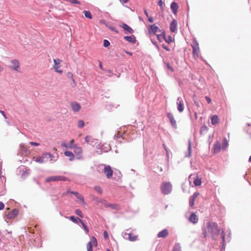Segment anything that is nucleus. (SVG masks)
<instances>
[{
	"instance_id": "f257e3e1",
	"label": "nucleus",
	"mask_w": 251,
	"mask_h": 251,
	"mask_svg": "<svg viewBox=\"0 0 251 251\" xmlns=\"http://www.w3.org/2000/svg\"><path fill=\"white\" fill-rule=\"evenodd\" d=\"M220 230L218 228V225L216 223L208 222L206 223V227L202 228V237L206 238L210 233L212 239L216 240V236L220 233Z\"/></svg>"
},
{
	"instance_id": "ddd939ff",
	"label": "nucleus",
	"mask_w": 251,
	"mask_h": 251,
	"mask_svg": "<svg viewBox=\"0 0 251 251\" xmlns=\"http://www.w3.org/2000/svg\"><path fill=\"white\" fill-rule=\"evenodd\" d=\"M85 141L87 144H90L93 146L99 143L98 140L97 139L93 138L90 136H87L85 138Z\"/></svg>"
},
{
	"instance_id": "e2e57ef3",
	"label": "nucleus",
	"mask_w": 251,
	"mask_h": 251,
	"mask_svg": "<svg viewBox=\"0 0 251 251\" xmlns=\"http://www.w3.org/2000/svg\"><path fill=\"white\" fill-rule=\"evenodd\" d=\"M119 0L123 4L126 3L128 1V0Z\"/></svg>"
},
{
	"instance_id": "4be33fe9",
	"label": "nucleus",
	"mask_w": 251,
	"mask_h": 251,
	"mask_svg": "<svg viewBox=\"0 0 251 251\" xmlns=\"http://www.w3.org/2000/svg\"><path fill=\"white\" fill-rule=\"evenodd\" d=\"M64 154L66 156L69 157V159L71 161L74 160L75 159V154L73 152L71 151H64Z\"/></svg>"
},
{
	"instance_id": "3c124183",
	"label": "nucleus",
	"mask_w": 251,
	"mask_h": 251,
	"mask_svg": "<svg viewBox=\"0 0 251 251\" xmlns=\"http://www.w3.org/2000/svg\"><path fill=\"white\" fill-rule=\"evenodd\" d=\"M29 144L31 145L36 146H38L40 145L39 143H36V142H29Z\"/></svg>"
},
{
	"instance_id": "4d7b16f0",
	"label": "nucleus",
	"mask_w": 251,
	"mask_h": 251,
	"mask_svg": "<svg viewBox=\"0 0 251 251\" xmlns=\"http://www.w3.org/2000/svg\"><path fill=\"white\" fill-rule=\"evenodd\" d=\"M163 4V2L162 0H158V5H159L160 6L162 7Z\"/></svg>"
},
{
	"instance_id": "5701e85b",
	"label": "nucleus",
	"mask_w": 251,
	"mask_h": 251,
	"mask_svg": "<svg viewBox=\"0 0 251 251\" xmlns=\"http://www.w3.org/2000/svg\"><path fill=\"white\" fill-rule=\"evenodd\" d=\"M221 144L219 141H217L213 146V152L214 153L219 152L221 150Z\"/></svg>"
},
{
	"instance_id": "aec40b11",
	"label": "nucleus",
	"mask_w": 251,
	"mask_h": 251,
	"mask_svg": "<svg viewBox=\"0 0 251 251\" xmlns=\"http://www.w3.org/2000/svg\"><path fill=\"white\" fill-rule=\"evenodd\" d=\"M18 210L17 209H13L10 213L7 214V219H13L18 214Z\"/></svg>"
},
{
	"instance_id": "9d476101",
	"label": "nucleus",
	"mask_w": 251,
	"mask_h": 251,
	"mask_svg": "<svg viewBox=\"0 0 251 251\" xmlns=\"http://www.w3.org/2000/svg\"><path fill=\"white\" fill-rule=\"evenodd\" d=\"M91 241L87 245V251H93V245L95 247L98 246V242L95 237L92 236Z\"/></svg>"
},
{
	"instance_id": "473e14b6",
	"label": "nucleus",
	"mask_w": 251,
	"mask_h": 251,
	"mask_svg": "<svg viewBox=\"0 0 251 251\" xmlns=\"http://www.w3.org/2000/svg\"><path fill=\"white\" fill-rule=\"evenodd\" d=\"M83 13L86 18L89 19H92V16L91 13L89 11L85 10L83 11Z\"/></svg>"
},
{
	"instance_id": "58836bf2",
	"label": "nucleus",
	"mask_w": 251,
	"mask_h": 251,
	"mask_svg": "<svg viewBox=\"0 0 251 251\" xmlns=\"http://www.w3.org/2000/svg\"><path fill=\"white\" fill-rule=\"evenodd\" d=\"M108 207H110L113 209H118L119 208V206L117 204L109 203Z\"/></svg>"
},
{
	"instance_id": "37998d69",
	"label": "nucleus",
	"mask_w": 251,
	"mask_h": 251,
	"mask_svg": "<svg viewBox=\"0 0 251 251\" xmlns=\"http://www.w3.org/2000/svg\"><path fill=\"white\" fill-rule=\"evenodd\" d=\"M195 199L194 198L190 197L189 198V206L192 207L194 204Z\"/></svg>"
},
{
	"instance_id": "6ab92c4d",
	"label": "nucleus",
	"mask_w": 251,
	"mask_h": 251,
	"mask_svg": "<svg viewBox=\"0 0 251 251\" xmlns=\"http://www.w3.org/2000/svg\"><path fill=\"white\" fill-rule=\"evenodd\" d=\"M72 110L74 112H78L81 109V106L76 102H73L71 103Z\"/></svg>"
},
{
	"instance_id": "20e7f679",
	"label": "nucleus",
	"mask_w": 251,
	"mask_h": 251,
	"mask_svg": "<svg viewBox=\"0 0 251 251\" xmlns=\"http://www.w3.org/2000/svg\"><path fill=\"white\" fill-rule=\"evenodd\" d=\"M156 32L157 26H156L154 24L151 25L150 28H149V33L152 43L155 45L156 44L155 40Z\"/></svg>"
},
{
	"instance_id": "2eb2a0df",
	"label": "nucleus",
	"mask_w": 251,
	"mask_h": 251,
	"mask_svg": "<svg viewBox=\"0 0 251 251\" xmlns=\"http://www.w3.org/2000/svg\"><path fill=\"white\" fill-rule=\"evenodd\" d=\"M20 67L19 61L16 59H14L11 61L9 68L15 71H18Z\"/></svg>"
},
{
	"instance_id": "49530a36",
	"label": "nucleus",
	"mask_w": 251,
	"mask_h": 251,
	"mask_svg": "<svg viewBox=\"0 0 251 251\" xmlns=\"http://www.w3.org/2000/svg\"><path fill=\"white\" fill-rule=\"evenodd\" d=\"M110 46V42L107 40H104L103 41V46L107 48Z\"/></svg>"
},
{
	"instance_id": "6e6552de",
	"label": "nucleus",
	"mask_w": 251,
	"mask_h": 251,
	"mask_svg": "<svg viewBox=\"0 0 251 251\" xmlns=\"http://www.w3.org/2000/svg\"><path fill=\"white\" fill-rule=\"evenodd\" d=\"M53 62L54 65L53 66V68L55 72L60 74H62L63 70L61 69V65H60L62 62V60L58 58L54 59Z\"/></svg>"
},
{
	"instance_id": "39448f33",
	"label": "nucleus",
	"mask_w": 251,
	"mask_h": 251,
	"mask_svg": "<svg viewBox=\"0 0 251 251\" xmlns=\"http://www.w3.org/2000/svg\"><path fill=\"white\" fill-rule=\"evenodd\" d=\"M53 157V155L50 153H44L42 156H38L36 157H34L35 158V161L37 162H38L39 163H43L47 161V159H45L46 158H50V161H52Z\"/></svg>"
},
{
	"instance_id": "bb28decb",
	"label": "nucleus",
	"mask_w": 251,
	"mask_h": 251,
	"mask_svg": "<svg viewBox=\"0 0 251 251\" xmlns=\"http://www.w3.org/2000/svg\"><path fill=\"white\" fill-rule=\"evenodd\" d=\"M124 39L131 43H135L136 42V39L134 35L126 36L124 37Z\"/></svg>"
},
{
	"instance_id": "09e8293b",
	"label": "nucleus",
	"mask_w": 251,
	"mask_h": 251,
	"mask_svg": "<svg viewBox=\"0 0 251 251\" xmlns=\"http://www.w3.org/2000/svg\"><path fill=\"white\" fill-rule=\"evenodd\" d=\"M68 76L69 77H70L72 79V80H73V81L74 82V84L75 85V80H74V79L73 78V74L72 73H71V72H69V73H68Z\"/></svg>"
},
{
	"instance_id": "4c0bfd02",
	"label": "nucleus",
	"mask_w": 251,
	"mask_h": 251,
	"mask_svg": "<svg viewBox=\"0 0 251 251\" xmlns=\"http://www.w3.org/2000/svg\"><path fill=\"white\" fill-rule=\"evenodd\" d=\"M208 127L205 125L202 126L200 130V134H202L203 132H207L208 131Z\"/></svg>"
},
{
	"instance_id": "0eeeda50",
	"label": "nucleus",
	"mask_w": 251,
	"mask_h": 251,
	"mask_svg": "<svg viewBox=\"0 0 251 251\" xmlns=\"http://www.w3.org/2000/svg\"><path fill=\"white\" fill-rule=\"evenodd\" d=\"M162 39H163L168 44L172 43L174 41V38L172 36L170 35L166 36L165 32H162L160 35L158 34V41L161 42Z\"/></svg>"
},
{
	"instance_id": "f03ea898",
	"label": "nucleus",
	"mask_w": 251,
	"mask_h": 251,
	"mask_svg": "<svg viewBox=\"0 0 251 251\" xmlns=\"http://www.w3.org/2000/svg\"><path fill=\"white\" fill-rule=\"evenodd\" d=\"M160 190L164 195H168L172 190V185L170 182H165L160 185Z\"/></svg>"
},
{
	"instance_id": "9b49d317",
	"label": "nucleus",
	"mask_w": 251,
	"mask_h": 251,
	"mask_svg": "<svg viewBox=\"0 0 251 251\" xmlns=\"http://www.w3.org/2000/svg\"><path fill=\"white\" fill-rule=\"evenodd\" d=\"M103 173L107 178H110L112 176L113 174L111 167L109 165H104Z\"/></svg>"
},
{
	"instance_id": "c85d7f7f",
	"label": "nucleus",
	"mask_w": 251,
	"mask_h": 251,
	"mask_svg": "<svg viewBox=\"0 0 251 251\" xmlns=\"http://www.w3.org/2000/svg\"><path fill=\"white\" fill-rule=\"evenodd\" d=\"M221 238H222V249H223L225 247V241H225V236H226V235H225V233L223 229L222 230V231L221 233Z\"/></svg>"
},
{
	"instance_id": "8fccbe9b",
	"label": "nucleus",
	"mask_w": 251,
	"mask_h": 251,
	"mask_svg": "<svg viewBox=\"0 0 251 251\" xmlns=\"http://www.w3.org/2000/svg\"><path fill=\"white\" fill-rule=\"evenodd\" d=\"M166 67L167 68V69L171 70L172 72L174 71L173 68L171 66V65H170L169 63H167L166 64Z\"/></svg>"
},
{
	"instance_id": "a19ab883",
	"label": "nucleus",
	"mask_w": 251,
	"mask_h": 251,
	"mask_svg": "<svg viewBox=\"0 0 251 251\" xmlns=\"http://www.w3.org/2000/svg\"><path fill=\"white\" fill-rule=\"evenodd\" d=\"M77 126L79 128H82L84 126V122L82 120H79L77 122Z\"/></svg>"
},
{
	"instance_id": "b1692460",
	"label": "nucleus",
	"mask_w": 251,
	"mask_h": 251,
	"mask_svg": "<svg viewBox=\"0 0 251 251\" xmlns=\"http://www.w3.org/2000/svg\"><path fill=\"white\" fill-rule=\"evenodd\" d=\"M191 141L190 139L188 140V150L185 153V157L189 158L191 156Z\"/></svg>"
},
{
	"instance_id": "338daca9",
	"label": "nucleus",
	"mask_w": 251,
	"mask_h": 251,
	"mask_svg": "<svg viewBox=\"0 0 251 251\" xmlns=\"http://www.w3.org/2000/svg\"><path fill=\"white\" fill-rule=\"evenodd\" d=\"M194 104L197 106H199V102L197 101L196 100H194Z\"/></svg>"
},
{
	"instance_id": "13d9d810",
	"label": "nucleus",
	"mask_w": 251,
	"mask_h": 251,
	"mask_svg": "<svg viewBox=\"0 0 251 251\" xmlns=\"http://www.w3.org/2000/svg\"><path fill=\"white\" fill-rule=\"evenodd\" d=\"M61 146L66 149H69L68 147L69 145H67L66 143H64L61 144Z\"/></svg>"
},
{
	"instance_id": "7ed1b4c3",
	"label": "nucleus",
	"mask_w": 251,
	"mask_h": 251,
	"mask_svg": "<svg viewBox=\"0 0 251 251\" xmlns=\"http://www.w3.org/2000/svg\"><path fill=\"white\" fill-rule=\"evenodd\" d=\"M72 149H73L74 154L75 158L78 160L83 159L82 148L78 145H75Z\"/></svg>"
},
{
	"instance_id": "f704fd0d",
	"label": "nucleus",
	"mask_w": 251,
	"mask_h": 251,
	"mask_svg": "<svg viewBox=\"0 0 251 251\" xmlns=\"http://www.w3.org/2000/svg\"><path fill=\"white\" fill-rule=\"evenodd\" d=\"M172 251H181L180 245L179 243H176L174 246Z\"/></svg>"
},
{
	"instance_id": "c03bdc74",
	"label": "nucleus",
	"mask_w": 251,
	"mask_h": 251,
	"mask_svg": "<svg viewBox=\"0 0 251 251\" xmlns=\"http://www.w3.org/2000/svg\"><path fill=\"white\" fill-rule=\"evenodd\" d=\"M75 213L76 215H77L78 216H80V217H83L82 212L79 209H77L75 210Z\"/></svg>"
},
{
	"instance_id": "864d4df0",
	"label": "nucleus",
	"mask_w": 251,
	"mask_h": 251,
	"mask_svg": "<svg viewBox=\"0 0 251 251\" xmlns=\"http://www.w3.org/2000/svg\"><path fill=\"white\" fill-rule=\"evenodd\" d=\"M205 100L208 103H210L211 102V99L208 96L205 97Z\"/></svg>"
},
{
	"instance_id": "bf43d9fd",
	"label": "nucleus",
	"mask_w": 251,
	"mask_h": 251,
	"mask_svg": "<svg viewBox=\"0 0 251 251\" xmlns=\"http://www.w3.org/2000/svg\"><path fill=\"white\" fill-rule=\"evenodd\" d=\"M68 192H70V193L75 195V196L77 195V194H78L77 192H75V191H68Z\"/></svg>"
},
{
	"instance_id": "de8ad7c7",
	"label": "nucleus",
	"mask_w": 251,
	"mask_h": 251,
	"mask_svg": "<svg viewBox=\"0 0 251 251\" xmlns=\"http://www.w3.org/2000/svg\"><path fill=\"white\" fill-rule=\"evenodd\" d=\"M69 219L71 220L73 222L75 223H78V222H79L78 220L76 219L74 216H70L69 217Z\"/></svg>"
},
{
	"instance_id": "79ce46f5",
	"label": "nucleus",
	"mask_w": 251,
	"mask_h": 251,
	"mask_svg": "<svg viewBox=\"0 0 251 251\" xmlns=\"http://www.w3.org/2000/svg\"><path fill=\"white\" fill-rule=\"evenodd\" d=\"M76 144H75V140L74 139H72L69 143L68 147L69 149H72L74 148V146H75Z\"/></svg>"
},
{
	"instance_id": "c9c22d12",
	"label": "nucleus",
	"mask_w": 251,
	"mask_h": 251,
	"mask_svg": "<svg viewBox=\"0 0 251 251\" xmlns=\"http://www.w3.org/2000/svg\"><path fill=\"white\" fill-rule=\"evenodd\" d=\"M78 220L79 221V222L81 223V224L82 225L83 228L84 229V230L86 231V232L87 233H88L89 232V229L88 228H87V226L85 225V224L83 223V222L79 218H78Z\"/></svg>"
},
{
	"instance_id": "680f3d73",
	"label": "nucleus",
	"mask_w": 251,
	"mask_h": 251,
	"mask_svg": "<svg viewBox=\"0 0 251 251\" xmlns=\"http://www.w3.org/2000/svg\"><path fill=\"white\" fill-rule=\"evenodd\" d=\"M148 20L151 23L153 22V18L151 17H149Z\"/></svg>"
},
{
	"instance_id": "393cba45",
	"label": "nucleus",
	"mask_w": 251,
	"mask_h": 251,
	"mask_svg": "<svg viewBox=\"0 0 251 251\" xmlns=\"http://www.w3.org/2000/svg\"><path fill=\"white\" fill-rule=\"evenodd\" d=\"M20 151L23 155L27 156L30 154L29 151L23 145H20Z\"/></svg>"
},
{
	"instance_id": "69168bd1",
	"label": "nucleus",
	"mask_w": 251,
	"mask_h": 251,
	"mask_svg": "<svg viewBox=\"0 0 251 251\" xmlns=\"http://www.w3.org/2000/svg\"><path fill=\"white\" fill-rule=\"evenodd\" d=\"M0 112L1 113V114L3 116V117L5 118H6V115L4 113V112L3 111H0Z\"/></svg>"
},
{
	"instance_id": "7c9ffc66",
	"label": "nucleus",
	"mask_w": 251,
	"mask_h": 251,
	"mask_svg": "<svg viewBox=\"0 0 251 251\" xmlns=\"http://www.w3.org/2000/svg\"><path fill=\"white\" fill-rule=\"evenodd\" d=\"M128 235V239L130 241H135L137 239V236L133 233H129Z\"/></svg>"
},
{
	"instance_id": "cd10ccee",
	"label": "nucleus",
	"mask_w": 251,
	"mask_h": 251,
	"mask_svg": "<svg viewBox=\"0 0 251 251\" xmlns=\"http://www.w3.org/2000/svg\"><path fill=\"white\" fill-rule=\"evenodd\" d=\"M219 122L218 116L216 115L213 116L211 118V123L213 125H216Z\"/></svg>"
},
{
	"instance_id": "f3484780",
	"label": "nucleus",
	"mask_w": 251,
	"mask_h": 251,
	"mask_svg": "<svg viewBox=\"0 0 251 251\" xmlns=\"http://www.w3.org/2000/svg\"><path fill=\"white\" fill-rule=\"evenodd\" d=\"M189 221L193 224H197L198 222L199 219L198 216L194 212L192 213L189 218Z\"/></svg>"
},
{
	"instance_id": "dca6fc26",
	"label": "nucleus",
	"mask_w": 251,
	"mask_h": 251,
	"mask_svg": "<svg viewBox=\"0 0 251 251\" xmlns=\"http://www.w3.org/2000/svg\"><path fill=\"white\" fill-rule=\"evenodd\" d=\"M120 26L126 31V33H132L133 32V30L126 24L122 23Z\"/></svg>"
},
{
	"instance_id": "1a4fd4ad",
	"label": "nucleus",
	"mask_w": 251,
	"mask_h": 251,
	"mask_svg": "<svg viewBox=\"0 0 251 251\" xmlns=\"http://www.w3.org/2000/svg\"><path fill=\"white\" fill-rule=\"evenodd\" d=\"M194 45H192L193 48V54L194 57L196 59L198 58L200 52V49L199 47V44L197 41L195 40L193 42Z\"/></svg>"
},
{
	"instance_id": "a878e982",
	"label": "nucleus",
	"mask_w": 251,
	"mask_h": 251,
	"mask_svg": "<svg viewBox=\"0 0 251 251\" xmlns=\"http://www.w3.org/2000/svg\"><path fill=\"white\" fill-rule=\"evenodd\" d=\"M169 234L168 229H164L158 233V238H166Z\"/></svg>"
},
{
	"instance_id": "412c9836",
	"label": "nucleus",
	"mask_w": 251,
	"mask_h": 251,
	"mask_svg": "<svg viewBox=\"0 0 251 251\" xmlns=\"http://www.w3.org/2000/svg\"><path fill=\"white\" fill-rule=\"evenodd\" d=\"M171 8L173 14L176 15L178 8V4L176 2H172L171 4Z\"/></svg>"
},
{
	"instance_id": "a18cd8bd",
	"label": "nucleus",
	"mask_w": 251,
	"mask_h": 251,
	"mask_svg": "<svg viewBox=\"0 0 251 251\" xmlns=\"http://www.w3.org/2000/svg\"><path fill=\"white\" fill-rule=\"evenodd\" d=\"M161 46H162V48L164 50H166L167 51H170V48H169V46L168 45H166L165 44H162L161 45Z\"/></svg>"
},
{
	"instance_id": "6e6d98bb",
	"label": "nucleus",
	"mask_w": 251,
	"mask_h": 251,
	"mask_svg": "<svg viewBox=\"0 0 251 251\" xmlns=\"http://www.w3.org/2000/svg\"><path fill=\"white\" fill-rule=\"evenodd\" d=\"M4 207V204L3 202L0 201V210H2Z\"/></svg>"
},
{
	"instance_id": "603ef678",
	"label": "nucleus",
	"mask_w": 251,
	"mask_h": 251,
	"mask_svg": "<svg viewBox=\"0 0 251 251\" xmlns=\"http://www.w3.org/2000/svg\"><path fill=\"white\" fill-rule=\"evenodd\" d=\"M104 238L106 239L108 238V234L106 231H104L103 232Z\"/></svg>"
},
{
	"instance_id": "052dcab7",
	"label": "nucleus",
	"mask_w": 251,
	"mask_h": 251,
	"mask_svg": "<svg viewBox=\"0 0 251 251\" xmlns=\"http://www.w3.org/2000/svg\"><path fill=\"white\" fill-rule=\"evenodd\" d=\"M163 146L164 147L165 150L166 151L167 155H168V149H167V147L165 145V144H163Z\"/></svg>"
},
{
	"instance_id": "72a5a7b5",
	"label": "nucleus",
	"mask_w": 251,
	"mask_h": 251,
	"mask_svg": "<svg viewBox=\"0 0 251 251\" xmlns=\"http://www.w3.org/2000/svg\"><path fill=\"white\" fill-rule=\"evenodd\" d=\"M76 197V198L79 200L83 204H85V201H84V198L79 193H78V194H77V195L75 196Z\"/></svg>"
},
{
	"instance_id": "4468645a",
	"label": "nucleus",
	"mask_w": 251,
	"mask_h": 251,
	"mask_svg": "<svg viewBox=\"0 0 251 251\" xmlns=\"http://www.w3.org/2000/svg\"><path fill=\"white\" fill-rule=\"evenodd\" d=\"M176 104L178 111L180 113L182 112L184 110V104L181 98H177Z\"/></svg>"
},
{
	"instance_id": "e433bc0d",
	"label": "nucleus",
	"mask_w": 251,
	"mask_h": 251,
	"mask_svg": "<svg viewBox=\"0 0 251 251\" xmlns=\"http://www.w3.org/2000/svg\"><path fill=\"white\" fill-rule=\"evenodd\" d=\"M194 184L196 186H200L201 184V179H199L198 177H196L194 180Z\"/></svg>"
},
{
	"instance_id": "423d86ee",
	"label": "nucleus",
	"mask_w": 251,
	"mask_h": 251,
	"mask_svg": "<svg viewBox=\"0 0 251 251\" xmlns=\"http://www.w3.org/2000/svg\"><path fill=\"white\" fill-rule=\"evenodd\" d=\"M68 179L65 176H51L47 177L45 179L46 182H50L51 181H68Z\"/></svg>"
},
{
	"instance_id": "5fc2aeb1",
	"label": "nucleus",
	"mask_w": 251,
	"mask_h": 251,
	"mask_svg": "<svg viewBox=\"0 0 251 251\" xmlns=\"http://www.w3.org/2000/svg\"><path fill=\"white\" fill-rule=\"evenodd\" d=\"M199 195L198 193H194L192 196H191L190 197L194 198V199H196L197 197Z\"/></svg>"
},
{
	"instance_id": "2f4dec72",
	"label": "nucleus",
	"mask_w": 251,
	"mask_h": 251,
	"mask_svg": "<svg viewBox=\"0 0 251 251\" xmlns=\"http://www.w3.org/2000/svg\"><path fill=\"white\" fill-rule=\"evenodd\" d=\"M228 145V143L227 139H226V138H224L223 139V143L222 144V147H221L222 150H226V148L227 147Z\"/></svg>"
},
{
	"instance_id": "0e129e2a",
	"label": "nucleus",
	"mask_w": 251,
	"mask_h": 251,
	"mask_svg": "<svg viewBox=\"0 0 251 251\" xmlns=\"http://www.w3.org/2000/svg\"><path fill=\"white\" fill-rule=\"evenodd\" d=\"M231 231L230 230H229V232H228V235H227V238H229V241L230 240V238H231Z\"/></svg>"
},
{
	"instance_id": "a211bd4d",
	"label": "nucleus",
	"mask_w": 251,
	"mask_h": 251,
	"mask_svg": "<svg viewBox=\"0 0 251 251\" xmlns=\"http://www.w3.org/2000/svg\"><path fill=\"white\" fill-rule=\"evenodd\" d=\"M177 22L176 20H173L170 24V28L172 32L175 33L177 31Z\"/></svg>"
},
{
	"instance_id": "c756f323",
	"label": "nucleus",
	"mask_w": 251,
	"mask_h": 251,
	"mask_svg": "<svg viewBox=\"0 0 251 251\" xmlns=\"http://www.w3.org/2000/svg\"><path fill=\"white\" fill-rule=\"evenodd\" d=\"M99 203H101L104 207H108L109 203L104 199H100L98 201Z\"/></svg>"
},
{
	"instance_id": "f8f14e48",
	"label": "nucleus",
	"mask_w": 251,
	"mask_h": 251,
	"mask_svg": "<svg viewBox=\"0 0 251 251\" xmlns=\"http://www.w3.org/2000/svg\"><path fill=\"white\" fill-rule=\"evenodd\" d=\"M167 116L168 118L169 119V122H170L172 127L174 129H176L177 127L176 122L174 118V117L173 114L171 113H168L167 114Z\"/></svg>"
},
{
	"instance_id": "ea45409f",
	"label": "nucleus",
	"mask_w": 251,
	"mask_h": 251,
	"mask_svg": "<svg viewBox=\"0 0 251 251\" xmlns=\"http://www.w3.org/2000/svg\"><path fill=\"white\" fill-rule=\"evenodd\" d=\"M94 189L99 194H101L102 193V190L100 186H95L94 187Z\"/></svg>"
},
{
	"instance_id": "774afa93",
	"label": "nucleus",
	"mask_w": 251,
	"mask_h": 251,
	"mask_svg": "<svg viewBox=\"0 0 251 251\" xmlns=\"http://www.w3.org/2000/svg\"><path fill=\"white\" fill-rule=\"evenodd\" d=\"M99 67L101 69V70H103V67H102V63L100 61H99Z\"/></svg>"
}]
</instances>
